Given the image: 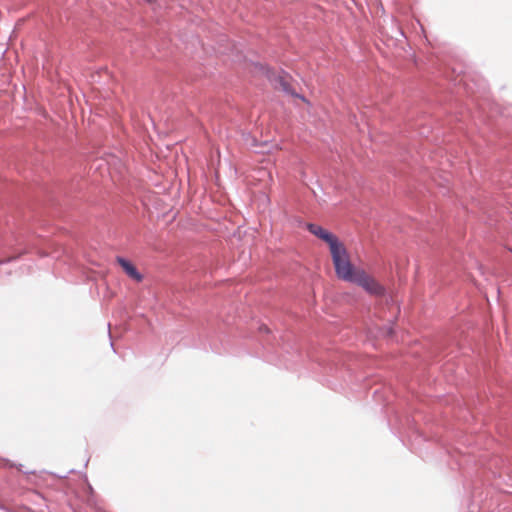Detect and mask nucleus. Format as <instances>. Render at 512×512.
<instances>
[{
  "mask_svg": "<svg viewBox=\"0 0 512 512\" xmlns=\"http://www.w3.org/2000/svg\"><path fill=\"white\" fill-rule=\"evenodd\" d=\"M333 262L339 279L357 284L374 296H380L384 293L383 287L363 269L355 266L350 258H333Z\"/></svg>",
  "mask_w": 512,
  "mask_h": 512,
  "instance_id": "obj_1",
  "label": "nucleus"
},
{
  "mask_svg": "<svg viewBox=\"0 0 512 512\" xmlns=\"http://www.w3.org/2000/svg\"><path fill=\"white\" fill-rule=\"evenodd\" d=\"M330 250V256H350L344 244L340 239L333 233L329 240L325 242Z\"/></svg>",
  "mask_w": 512,
  "mask_h": 512,
  "instance_id": "obj_4",
  "label": "nucleus"
},
{
  "mask_svg": "<svg viewBox=\"0 0 512 512\" xmlns=\"http://www.w3.org/2000/svg\"><path fill=\"white\" fill-rule=\"evenodd\" d=\"M147 3H153L155 2L156 0H145Z\"/></svg>",
  "mask_w": 512,
  "mask_h": 512,
  "instance_id": "obj_7",
  "label": "nucleus"
},
{
  "mask_svg": "<svg viewBox=\"0 0 512 512\" xmlns=\"http://www.w3.org/2000/svg\"><path fill=\"white\" fill-rule=\"evenodd\" d=\"M256 68L263 75H265L272 84H274L275 86H279V88L284 93L304 100V97L297 94L287 81L286 77L288 76V74L285 71L282 70L280 73H278L270 66L261 63L256 64Z\"/></svg>",
  "mask_w": 512,
  "mask_h": 512,
  "instance_id": "obj_2",
  "label": "nucleus"
},
{
  "mask_svg": "<svg viewBox=\"0 0 512 512\" xmlns=\"http://www.w3.org/2000/svg\"><path fill=\"white\" fill-rule=\"evenodd\" d=\"M38 256H43V257H46V256H49L47 252H41Z\"/></svg>",
  "mask_w": 512,
  "mask_h": 512,
  "instance_id": "obj_6",
  "label": "nucleus"
},
{
  "mask_svg": "<svg viewBox=\"0 0 512 512\" xmlns=\"http://www.w3.org/2000/svg\"><path fill=\"white\" fill-rule=\"evenodd\" d=\"M116 263L123 269V271L136 282H141L143 276L138 272L136 266L130 258H116Z\"/></svg>",
  "mask_w": 512,
  "mask_h": 512,
  "instance_id": "obj_3",
  "label": "nucleus"
},
{
  "mask_svg": "<svg viewBox=\"0 0 512 512\" xmlns=\"http://www.w3.org/2000/svg\"><path fill=\"white\" fill-rule=\"evenodd\" d=\"M306 229L313 234L315 237L323 241L324 243L330 239L332 236V232L329 230L323 228L322 226L316 224V223H306L305 224Z\"/></svg>",
  "mask_w": 512,
  "mask_h": 512,
  "instance_id": "obj_5",
  "label": "nucleus"
}]
</instances>
